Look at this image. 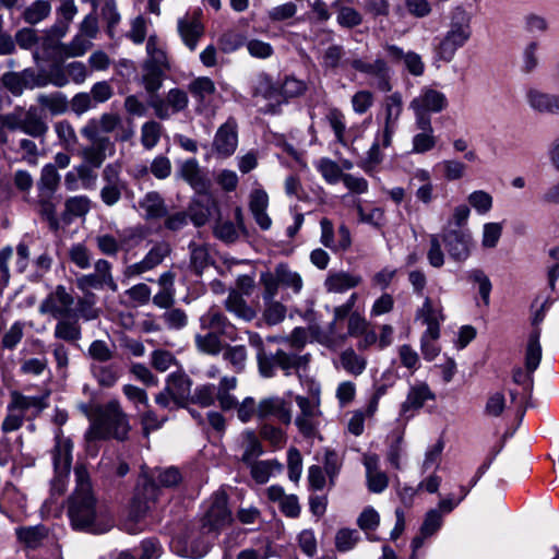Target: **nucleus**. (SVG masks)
<instances>
[{
	"instance_id": "obj_1",
	"label": "nucleus",
	"mask_w": 559,
	"mask_h": 559,
	"mask_svg": "<svg viewBox=\"0 0 559 559\" xmlns=\"http://www.w3.org/2000/svg\"><path fill=\"white\" fill-rule=\"evenodd\" d=\"M75 490L69 499L68 515L75 531L103 534L112 527L107 511L98 506L92 491L87 468L79 464L74 467Z\"/></svg>"
},
{
	"instance_id": "obj_2",
	"label": "nucleus",
	"mask_w": 559,
	"mask_h": 559,
	"mask_svg": "<svg viewBox=\"0 0 559 559\" xmlns=\"http://www.w3.org/2000/svg\"><path fill=\"white\" fill-rule=\"evenodd\" d=\"M130 429L128 415L120 402L112 399L103 405H96V417L85 431L84 439L88 444L111 438L123 441L128 439Z\"/></svg>"
},
{
	"instance_id": "obj_3",
	"label": "nucleus",
	"mask_w": 559,
	"mask_h": 559,
	"mask_svg": "<svg viewBox=\"0 0 559 559\" xmlns=\"http://www.w3.org/2000/svg\"><path fill=\"white\" fill-rule=\"evenodd\" d=\"M200 329L205 333L194 335L197 349L206 355L217 356L222 353L224 344L222 337L231 342L237 341V329L228 318L215 307H211L199 318Z\"/></svg>"
},
{
	"instance_id": "obj_4",
	"label": "nucleus",
	"mask_w": 559,
	"mask_h": 559,
	"mask_svg": "<svg viewBox=\"0 0 559 559\" xmlns=\"http://www.w3.org/2000/svg\"><path fill=\"white\" fill-rule=\"evenodd\" d=\"M247 334L249 345L257 350V362L262 377H273L277 368L282 369L285 376H290L293 372L299 374L301 370L307 368L310 358L309 354L299 355L287 353L283 349L276 350L275 354H267L264 348L263 338L259 333L247 331Z\"/></svg>"
},
{
	"instance_id": "obj_5",
	"label": "nucleus",
	"mask_w": 559,
	"mask_h": 559,
	"mask_svg": "<svg viewBox=\"0 0 559 559\" xmlns=\"http://www.w3.org/2000/svg\"><path fill=\"white\" fill-rule=\"evenodd\" d=\"M301 385L307 390L308 395L297 394L294 400L299 408L295 418V425L302 437L307 439L316 438L319 435V428L322 421L321 411V386L311 379L299 374Z\"/></svg>"
},
{
	"instance_id": "obj_6",
	"label": "nucleus",
	"mask_w": 559,
	"mask_h": 559,
	"mask_svg": "<svg viewBox=\"0 0 559 559\" xmlns=\"http://www.w3.org/2000/svg\"><path fill=\"white\" fill-rule=\"evenodd\" d=\"M472 36L469 19L465 15L453 17L448 31L436 38V60L451 62L456 51L462 48Z\"/></svg>"
},
{
	"instance_id": "obj_7",
	"label": "nucleus",
	"mask_w": 559,
	"mask_h": 559,
	"mask_svg": "<svg viewBox=\"0 0 559 559\" xmlns=\"http://www.w3.org/2000/svg\"><path fill=\"white\" fill-rule=\"evenodd\" d=\"M159 495L157 484L152 479H145L142 485H139L134 497L131 501L129 509V516L124 524L126 530L130 534H136L143 531L144 525L142 521L156 502Z\"/></svg>"
},
{
	"instance_id": "obj_8",
	"label": "nucleus",
	"mask_w": 559,
	"mask_h": 559,
	"mask_svg": "<svg viewBox=\"0 0 559 559\" xmlns=\"http://www.w3.org/2000/svg\"><path fill=\"white\" fill-rule=\"evenodd\" d=\"M47 403L44 396H26L20 393L12 394V401L9 405V414L2 423V430L4 432H11L17 430L23 419H33L38 416Z\"/></svg>"
},
{
	"instance_id": "obj_9",
	"label": "nucleus",
	"mask_w": 559,
	"mask_h": 559,
	"mask_svg": "<svg viewBox=\"0 0 559 559\" xmlns=\"http://www.w3.org/2000/svg\"><path fill=\"white\" fill-rule=\"evenodd\" d=\"M73 443L70 439L56 437V445L52 450L53 478L51 491L53 495H63L67 490L70 468L72 463Z\"/></svg>"
},
{
	"instance_id": "obj_10",
	"label": "nucleus",
	"mask_w": 559,
	"mask_h": 559,
	"mask_svg": "<svg viewBox=\"0 0 559 559\" xmlns=\"http://www.w3.org/2000/svg\"><path fill=\"white\" fill-rule=\"evenodd\" d=\"M445 94L430 86H424L419 94L409 102V109L416 121L431 122L432 114H440L448 108Z\"/></svg>"
},
{
	"instance_id": "obj_11",
	"label": "nucleus",
	"mask_w": 559,
	"mask_h": 559,
	"mask_svg": "<svg viewBox=\"0 0 559 559\" xmlns=\"http://www.w3.org/2000/svg\"><path fill=\"white\" fill-rule=\"evenodd\" d=\"M233 521L231 512L228 508V498L225 492H215L207 501V506L202 518V530L207 533L217 532L229 525Z\"/></svg>"
},
{
	"instance_id": "obj_12",
	"label": "nucleus",
	"mask_w": 559,
	"mask_h": 559,
	"mask_svg": "<svg viewBox=\"0 0 559 559\" xmlns=\"http://www.w3.org/2000/svg\"><path fill=\"white\" fill-rule=\"evenodd\" d=\"M112 265L106 259H98L94 263V272L82 274L76 277V286L83 293H91V289L100 290L107 287L111 292L118 290L112 273Z\"/></svg>"
},
{
	"instance_id": "obj_13",
	"label": "nucleus",
	"mask_w": 559,
	"mask_h": 559,
	"mask_svg": "<svg viewBox=\"0 0 559 559\" xmlns=\"http://www.w3.org/2000/svg\"><path fill=\"white\" fill-rule=\"evenodd\" d=\"M121 169L117 163H110L102 171L103 187L99 191L102 202L109 207L115 206L127 189V182L121 178Z\"/></svg>"
},
{
	"instance_id": "obj_14",
	"label": "nucleus",
	"mask_w": 559,
	"mask_h": 559,
	"mask_svg": "<svg viewBox=\"0 0 559 559\" xmlns=\"http://www.w3.org/2000/svg\"><path fill=\"white\" fill-rule=\"evenodd\" d=\"M235 461L246 466L263 454V445L252 429H245L237 435L230 445Z\"/></svg>"
},
{
	"instance_id": "obj_15",
	"label": "nucleus",
	"mask_w": 559,
	"mask_h": 559,
	"mask_svg": "<svg viewBox=\"0 0 559 559\" xmlns=\"http://www.w3.org/2000/svg\"><path fill=\"white\" fill-rule=\"evenodd\" d=\"M171 247L167 241H156L142 260L129 264L122 274L126 278H133L156 269L170 254Z\"/></svg>"
},
{
	"instance_id": "obj_16",
	"label": "nucleus",
	"mask_w": 559,
	"mask_h": 559,
	"mask_svg": "<svg viewBox=\"0 0 559 559\" xmlns=\"http://www.w3.org/2000/svg\"><path fill=\"white\" fill-rule=\"evenodd\" d=\"M189 104L188 93L181 88H170L165 98L152 97L151 108L160 120H167L171 116L183 111Z\"/></svg>"
},
{
	"instance_id": "obj_17",
	"label": "nucleus",
	"mask_w": 559,
	"mask_h": 559,
	"mask_svg": "<svg viewBox=\"0 0 559 559\" xmlns=\"http://www.w3.org/2000/svg\"><path fill=\"white\" fill-rule=\"evenodd\" d=\"M450 258L456 262L466 261L474 248L473 236L469 230L451 229L441 235Z\"/></svg>"
},
{
	"instance_id": "obj_18",
	"label": "nucleus",
	"mask_w": 559,
	"mask_h": 559,
	"mask_svg": "<svg viewBox=\"0 0 559 559\" xmlns=\"http://www.w3.org/2000/svg\"><path fill=\"white\" fill-rule=\"evenodd\" d=\"M436 394L425 381H415L408 388L406 399L401 404L400 416L406 420L413 418L426 402L435 401Z\"/></svg>"
},
{
	"instance_id": "obj_19",
	"label": "nucleus",
	"mask_w": 559,
	"mask_h": 559,
	"mask_svg": "<svg viewBox=\"0 0 559 559\" xmlns=\"http://www.w3.org/2000/svg\"><path fill=\"white\" fill-rule=\"evenodd\" d=\"M73 296L62 285H58L39 305V312L55 319L71 317L74 306Z\"/></svg>"
},
{
	"instance_id": "obj_20",
	"label": "nucleus",
	"mask_w": 559,
	"mask_h": 559,
	"mask_svg": "<svg viewBox=\"0 0 559 559\" xmlns=\"http://www.w3.org/2000/svg\"><path fill=\"white\" fill-rule=\"evenodd\" d=\"M192 532L187 536H178L171 543V548L181 557L199 559L204 557L210 549V540L205 537L206 531Z\"/></svg>"
},
{
	"instance_id": "obj_21",
	"label": "nucleus",
	"mask_w": 559,
	"mask_h": 559,
	"mask_svg": "<svg viewBox=\"0 0 559 559\" xmlns=\"http://www.w3.org/2000/svg\"><path fill=\"white\" fill-rule=\"evenodd\" d=\"M213 152L221 158L231 156L238 146V126L234 118H228L216 131L213 140Z\"/></svg>"
},
{
	"instance_id": "obj_22",
	"label": "nucleus",
	"mask_w": 559,
	"mask_h": 559,
	"mask_svg": "<svg viewBox=\"0 0 559 559\" xmlns=\"http://www.w3.org/2000/svg\"><path fill=\"white\" fill-rule=\"evenodd\" d=\"M353 69L372 78L378 90L389 92L391 85V69L388 62L382 58H377L373 62H367L362 59H354L350 62Z\"/></svg>"
},
{
	"instance_id": "obj_23",
	"label": "nucleus",
	"mask_w": 559,
	"mask_h": 559,
	"mask_svg": "<svg viewBox=\"0 0 559 559\" xmlns=\"http://www.w3.org/2000/svg\"><path fill=\"white\" fill-rule=\"evenodd\" d=\"M121 124V118L115 112H104L97 118H91L81 128V135L86 140L109 139L104 134L114 132Z\"/></svg>"
},
{
	"instance_id": "obj_24",
	"label": "nucleus",
	"mask_w": 559,
	"mask_h": 559,
	"mask_svg": "<svg viewBox=\"0 0 559 559\" xmlns=\"http://www.w3.org/2000/svg\"><path fill=\"white\" fill-rule=\"evenodd\" d=\"M177 31L186 47L194 51L205 32L200 13H187L179 17L177 21Z\"/></svg>"
},
{
	"instance_id": "obj_25",
	"label": "nucleus",
	"mask_w": 559,
	"mask_h": 559,
	"mask_svg": "<svg viewBox=\"0 0 559 559\" xmlns=\"http://www.w3.org/2000/svg\"><path fill=\"white\" fill-rule=\"evenodd\" d=\"M251 93L254 98H263L271 102L261 110L265 114H275L282 103L278 87L273 83L272 79L265 74H258L251 83Z\"/></svg>"
},
{
	"instance_id": "obj_26",
	"label": "nucleus",
	"mask_w": 559,
	"mask_h": 559,
	"mask_svg": "<svg viewBox=\"0 0 559 559\" xmlns=\"http://www.w3.org/2000/svg\"><path fill=\"white\" fill-rule=\"evenodd\" d=\"M384 124L382 130V146L391 145L392 136L395 133L400 117L403 111V99L399 92L392 93L384 99Z\"/></svg>"
},
{
	"instance_id": "obj_27",
	"label": "nucleus",
	"mask_w": 559,
	"mask_h": 559,
	"mask_svg": "<svg viewBox=\"0 0 559 559\" xmlns=\"http://www.w3.org/2000/svg\"><path fill=\"white\" fill-rule=\"evenodd\" d=\"M192 381L183 371H175L168 374L165 388L173 396L176 408L186 407L191 395Z\"/></svg>"
},
{
	"instance_id": "obj_28",
	"label": "nucleus",
	"mask_w": 559,
	"mask_h": 559,
	"mask_svg": "<svg viewBox=\"0 0 559 559\" xmlns=\"http://www.w3.org/2000/svg\"><path fill=\"white\" fill-rule=\"evenodd\" d=\"M90 145L80 151L83 164L99 168L108 156L115 153V144L110 139L88 140Z\"/></svg>"
},
{
	"instance_id": "obj_29",
	"label": "nucleus",
	"mask_w": 559,
	"mask_h": 559,
	"mask_svg": "<svg viewBox=\"0 0 559 559\" xmlns=\"http://www.w3.org/2000/svg\"><path fill=\"white\" fill-rule=\"evenodd\" d=\"M273 416L281 423H292V411L289 403L281 396H267L258 403V417L263 419Z\"/></svg>"
},
{
	"instance_id": "obj_30",
	"label": "nucleus",
	"mask_w": 559,
	"mask_h": 559,
	"mask_svg": "<svg viewBox=\"0 0 559 559\" xmlns=\"http://www.w3.org/2000/svg\"><path fill=\"white\" fill-rule=\"evenodd\" d=\"M269 207V194L263 188H254L249 194V210L262 230L272 226V219L266 210Z\"/></svg>"
},
{
	"instance_id": "obj_31",
	"label": "nucleus",
	"mask_w": 559,
	"mask_h": 559,
	"mask_svg": "<svg viewBox=\"0 0 559 559\" xmlns=\"http://www.w3.org/2000/svg\"><path fill=\"white\" fill-rule=\"evenodd\" d=\"M178 176L199 193L209 188L210 181L195 158L185 160L178 169Z\"/></svg>"
},
{
	"instance_id": "obj_32",
	"label": "nucleus",
	"mask_w": 559,
	"mask_h": 559,
	"mask_svg": "<svg viewBox=\"0 0 559 559\" xmlns=\"http://www.w3.org/2000/svg\"><path fill=\"white\" fill-rule=\"evenodd\" d=\"M528 106L539 114L559 115V94H550L537 88L526 93Z\"/></svg>"
},
{
	"instance_id": "obj_33",
	"label": "nucleus",
	"mask_w": 559,
	"mask_h": 559,
	"mask_svg": "<svg viewBox=\"0 0 559 559\" xmlns=\"http://www.w3.org/2000/svg\"><path fill=\"white\" fill-rule=\"evenodd\" d=\"M16 129L36 138L46 133L47 126L39 117L37 108L31 107L20 119H15L11 116L10 130Z\"/></svg>"
},
{
	"instance_id": "obj_34",
	"label": "nucleus",
	"mask_w": 559,
	"mask_h": 559,
	"mask_svg": "<svg viewBox=\"0 0 559 559\" xmlns=\"http://www.w3.org/2000/svg\"><path fill=\"white\" fill-rule=\"evenodd\" d=\"M415 129L418 131L412 139V152L424 154L431 151L437 145V136L431 122L414 121Z\"/></svg>"
},
{
	"instance_id": "obj_35",
	"label": "nucleus",
	"mask_w": 559,
	"mask_h": 559,
	"mask_svg": "<svg viewBox=\"0 0 559 559\" xmlns=\"http://www.w3.org/2000/svg\"><path fill=\"white\" fill-rule=\"evenodd\" d=\"M267 498L277 502L280 510L286 516L296 519L299 516L301 508L296 495H286L282 486L273 485L266 490Z\"/></svg>"
},
{
	"instance_id": "obj_36",
	"label": "nucleus",
	"mask_w": 559,
	"mask_h": 559,
	"mask_svg": "<svg viewBox=\"0 0 559 559\" xmlns=\"http://www.w3.org/2000/svg\"><path fill=\"white\" fill-rule=\"evenodd\" d=\"M92 200L87 195H74L64 201V210L61 219L66 224H70L75 218L85 217L91 211Z\"/></svg>"
},
{
	"instance_id": "obj_37",
	"label": "nucleus",
	"mask_w": 559,
	"mask_h": 559,
	"mask_svg": "<svg viewBox=\"0 0 559 559\" xmlns=\"http://www.w3.org/2000/svg\"><path fill=\"white\" fill-rule=\"evenodd\" d=\"M361 283V277L347 272H331L324 281V287L329 293H345L357 287Z\"/></svg>"
},
{
	"instance_id": "obj_38",
	"label": "nucleus",
	"mask_w": 559,
	"mask_h": 559,
	"mask_svg": "<svg viewBox=\"0 0 559 559\" xmlns=\"http://www.w3.org/2000/svg\"><path fill=\"white\" fill-rule=\"evenodd\" d=\"M141 84L148 94H156L163 86L166 72L170 68L142 63Z\"/></svg>"
},
{
	"instance_id": "obj_39",
	"label": "nucleus",
	"mask_w": 559,
	"mask_h": 559,
	"mask_svg": "<svg viewBox=\"0 0 559 559\" xmlns=\"http://www.w3.org/2000/svg\"><path fill=\"white\" fill-rule=\"evenodd\" d=\"M140 207L145 212L144 218L147 221L159 219L167 215V206L163 197L156 191L147 192L140 201Z\"/></svg>"
},
{
	"instance_id": "obj_40",
	"label": "nucleus",
	"mask_w": 559,
	"mask_h": 559,
	"mask_svg": "<svg viewBox=\"0 0 559 559\" xmlns=\"http://www.w3.org/2000/svg\"><path fill=\"white\" fill-rule=\"evenodd\" d=\"M53 336L68 343H76L82 337L79 320L71 317L57 318Z\"/></svg>"
},
{
	"instance_id": "obj_41",
	"label": "nucleus",
	"mask_w": 559,
	"mask_h": 559,
	"mask_svg": "<svg viewBox=\"0 0 559 559\" xmlns=\"http://www.w3.org/2000/svg\"><path fill=\"white\" fill-rule=\"evenodd\" d=\"M251 477L258 484H265L275 473L283 471V465L277 460L253 461L249 465Z\"/></svg>"
},
{
	"instance_id": "obj_42",
	"label": "nucleus",
	"mask_w": 559,
	"mask_h": 559,
	"mask_svg": "<svg viewBox=\"0 0 559 559\" xmlns=\"http://www.w3.org/2000/svg\"><path fill=\"white\" fill-rule=\"evenodd\" d=\"M16 536L26 548L40 547L48 537V530L44 525L26 526L16 530Z\"/></svg>"
},
{
	"instance_id": "obj_43",
	"label": "nucleus",
	"mask_w": 559,
	"mask_h": 559,
	"mask_svg": "<svg viewBox=\"0 0 559 559\" xmlns=\"http://www.w3.org/2000/svg\"><path fill=\"white\" fill-rule=\"evenodd\" d=\"M96 297L93 293H85L82 298L72 307L71 318L83 319L84 321H92L98 318L99 309L95 307Z\"/></svg>"
},
{
	"instance_id": "obj_44",
	"label": "nucleus",
	"mask_w": 559,
	"mask_h": 559,
	"mask_svg": "<svg viewBox=\"0 0 559 559\" xmlns=\"http://www.w3.org/2000/svg\"><path fill=\"white\" fill-rule=\"evenodd\" d=\"M60 182V175L52 164L45 165L37 182L38 195L53 197Z\"/></svg>"
},
{
	"instance_id": "obj_45",
	"label": "nucleus",
	"mask_w": 559,
	"mask_h": 559,
	"mask_svg": "<svg viewBox=\"0 0 559 559\" xmlns=\"http://www.w3.org/2000/svg\"><path fill=\"white\" fill-rule=\"evenodd\" d=\"M225 307L229 312L245 321H251L255 317V311L247 305L242 295L237 290H231L228 294Z\"/></svg>"
},
{
	"instance_id": "obj_46",
	"label": "nucleus",
	"mask_w": 559,
	"mask_h": 559,
	"mask_svg": "<svg viewBox=\"0 0 559 559\" xmlns=\"http://www.w3.org/2000/svg\"><path fill=\"white\" fill-rule=\"evenodd\" d=\"M91 372L96 379L97 383L104 388L114 386L120 378V369L115 364H92Z\"/></svg>"
},
{
	"instance_id": "obj_47",
	"label": "nucleus",
	"mask_w": 559,
	"mask_h": 559,
	"mask_svg": "<svg viewBox=\"0 0 559 559\" xmlns=\"http://www.w3.org/2000/svg\"><path fill=\"white\" fill-rule=\"evenodd\" d=\"M277 280H280L281 286L285 289H290L293 294L298 295L302 287L304 281L301 275L293 271L287 264L280 263L275 267Z\"/></svg>"
},
{
	"instance_id": "obj_48",
	"label": "nucleus",
	"mask_w": 559,
	"mask_h": 559,
	"mask_svg": "<svg viewBox=\"0 0 559 559\" xmlns=\"http://www.w3.org/2000/svg\"><path fill=\"white\" fill-rule=\"evenodd\" d=\"M340 366L349 374L360 376L367 368V359L353 348H346L340 354Z\"/></svg>"
},
{
	"instance_id": "obj_49",
	"label": "nucleus",
	"mask_w": 559,
	"mask_h": 559,
	"mask_svg": "<svg viewBox=\"0 0 559 559\" xmlns=\"http://www.w3.org/2000/svg\"><path fill=\"white\" fill-rule=\"evenodd\" d=\"M146 55L147 57L143 61V63L170 68V63L165 51L164 45L160 43L157 36L152 35L147 38Z\"/></svg>"
},
{
	"instance_id": "obj_50",
	"label": "nucleus",
	"mask_w": 559,
	"mask_h": 559,
	"mask_svg": "<svg viewBox=\"0 0 559 559\" xmlns=\"http://www.w3.org/2000/svg\"><path fill=\"white\" fill-rule=\"evenodd\" d=\"M540 329H534L528 337L525 366L530 372H534L539 366L542 359V346L539 344Z\"/></svg>"
},
{
	"instance_id": "obj_51",
	"label": "nucleus",
	"mask_w": 559,
	"mask_h": 559,
	"mask_svg": "<svg viewBox=\"0 0 559 559\" xmlns=\"http://www.w3.org/2000/svg\"><path fill=\"white\" fill-rule=\"evenodd\" d=\"M37 102L51 115H62L69 109V100L67 96L61 92L40 94L37 97Z\"/></svg>"
},
{
	"instance_id": "obj_52",
	"label": "nucleus",
	"mask_w": 559,
	"mask_h": 559,
	"mask_svg": "<svg viewBox=\"0 0 559 559\" xmlns=\"http://www.w3.org/2000/svg\"><path fill=\"white\" fill-rule=\"evenodd\" d=\"M222 352L224 360L231 366L235 372L245 370L248 359L245 345H225Z\"/></svg>"
},
{
	"instance_id": "obj_53",
	"label": "nucleus",
	"mask_w": 559,
	"mask_h": 559,
	"mask_svg": "<svg viewBox=\"0 0 559 559\" xmlns=\"http://www.w3.org/2000/svg\"><path fill=\"white\" fill-rule=\"evenodd\" d=\"M50 12L51 4L48 0H36L24 9L22 17L25 23L35 25L48 17Z\"/></svg>"
},
{
	"instance_id": "obj_54",
	"label": "nucleus",
	"mask_w": 559,
	"mask_h": 559,
	"mask_svg": "<svg viewBox=\"0 0 559 559\" xmlns=\"http://www.w3.org/2000/svg\"><path fill=\"white\" fill-rule=\"evenodd\" d=\"M316 169L321 174L323 179L330 183L335 185L342 181L344 173L341 166L329 157H321L314 162Z\"/></svg>"
},
{
	"instance_id": "obj_55",
	"label": "nucleus",
	"mask_w": 559,
	"mask_h": 559,
	"mask_svg": "<svg viewBox=\"0 0 559 559\" xmlns=\"http://www.w3.org/2000/svg\"><path fill=\"white\" fill-rule=\"evenodd\" d=\"M163 132V126L155 121L150 120L141 127V144L145 150H153L159 142Z\"/></svg>"
},
{
	"instance_id": "obj_56",
	"label": "nucleus",
	"mask_w": 559,
	"mask_h": 559,
	"mask_svg": "<svg viewBox=\"0 0 559 559\" xmlns=\"http://www.w3.org/2000/svg\"><path fill=\"white\" fill-rule=\"evenodd\" d=\"M190 250V265L193 270L201 274L205 267L210 264V253L209 248L204 243H198L191 241L189 243Z\"/></svg>"
},
{
	"instance_id": "obj_57",
	"label": "nucleus",
	"mask_w": 559,
	"mask_h": 559,
	"mask_svg": "<svg viewBox=\"0 0 559 559\" xmlns=\"http://www.w3.org/2000/svg\"><path fill=\"white\" fill-rule=\"evenodd\" d=\"M325 119L334 132L336 142L342 146H347V141L345 139L346 121L343 112L337 108H331L328 111Z\"/></svg>"
},
{
	"instance_id": "obj_58",
	"label": "nucleus",
	"mask_w": 559,
	"mask_h": 559,
	"mask_svg": "<svg viewBox=\"0 0 559 559\" xmlns=\"http://www.w3.org/2000/svg\"><path fill=\"white\" fill-rule=\"evenodd\" d=\"M189 92L199 102H204L216 92L215 83L209 76H199L188 85Z\"/></svg>"
},
{
	"instance_id": "obj_59",
	"label": "nucleus",
	"mask_w": 559,
	"mask_h": 559,
	"mask_svg": "<svg viewBox=\"0 0 559 559\" xmlns=\"http://www.w3.org/2000/svg\"><path fill=\"white\" fill-rule=\"evenodd\" d=\"M102 16L106 22L107 33L110 38L115 37L116 28L121 21L116 0H106L102 8Z\"/></svg>"
},
{
	"instance_id": "obj_60",
	"label": "nucleus",
	"mask_w": 559,
	"mask_h": 559,
	"mask_svg": "<svg viewBox=\"0 0 559 559\" xmlns=\"http://www.w3.org/2000/svg\"><path fill=\"white\" fill-rule=\"evenodd\" d=\"M68 255L69 260L81 270H87L92 265V253L83 242L73 243Z\"/></svg>"
},
{
	"instance_id": "obj_61",
	"label": "nucleus",
	"mask_w": 559,
	"mask_h": 559,
	"mask_svg": "<svg viewBox=\"0 0 559 559\" xmlns=\"http://www.w3.org/2000/svg\"><path fill=\"white\" fill-rule=\"evenodd\" d=\"M442 176L448 181H456L465 177L467 166L459 159H444L438 164Z\"/></svg>"
},
{
	"instance_id": "obj_62",
	"label": "nucleus",
	"mask_w": 559,
	"mask_h": 559,
	"mask_svg": "<svg viewBox=\"0 0 559 559\" xmlns=\"http://www.w3.org/2000/svg\"><path fill=\"white\" fill-rule=\"evenodd\" d=\"M348 334L340 332L335 321L330 322L328 330L319 338V342L330 349H337L342 347L347 341Z\"/></svg>"
},
{
	"instance_id": "obj_63",
	"label": "nucleus",
	"mask_w": 559,
	"mask_h": 559,
	"mask_svg": "<svg viewBox=\"0 0 559 559\" xmlns=\"http://www.w3.org/2000/svg\"><path fill=\"white\" fill-rule=\"evenodd\" d=\"M444 449V441L442 439H438L437 442L432 445H429L425 452V456L421 463V473H426L430 469L438 468L441 455Z\"/></svg>"
},
{
	"instance_id": "obj_64",
	"label": "nucleus",
	"mask_w": 559,
	"mask_h": 559,
	"mask_svg": "<svg viewBox=\"0 0 559 559\" xmlns=\"http://www.w3.org/2000/svg\"><path fill=\"white\" fill-rule=\"evenodd\" d=\"M141 555L133 556L128 551L119 555L118 559H157L160 556V545L156 539H145L141 544Z\"/></svg>"
}]
</instances>
